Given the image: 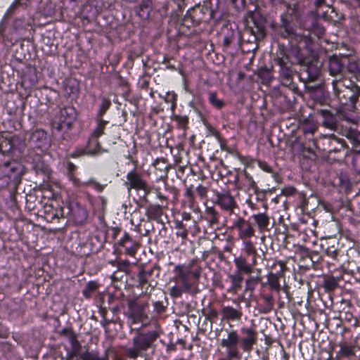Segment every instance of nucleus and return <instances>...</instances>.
Wrapping results in <instances>:
<instances>
[{
    "label": "nucleus",
    "instance_id": "5fc2aeb1",
    "mask_svg": "<svg viewBox=\"0 0 360 360\" xmlns=\"http://www.w3.org/2000/svg\"><path fill=\"white\" fill-rule=\"evenodd\" d=\"M316 4L317 6H319L321 4V0H319L316 2Z\"/></svg>",
    "mask_w": 360,
    "mask_h": 360
},
{
    "label": "nucleus",
    "instance_id": "1a4fd4ad",
    "mask_svg": "<svg viewBox=\"0 0 360 360\" xmlns=\"http://www.w3.org/2000/svg\"><path fill=\"white\" fill-rule=\"evenodd\" d=\"M221 319L226 321H238L243 316L241 307L233 308L231 306H223L221 309Z\"/></svg>",
    "mask_w": 360,
    "mask_h": 360
},
{
    "label": "nucleus",
    "instance_id": "cd10ccee",
    "mask_svg": "<svg viewBox=\"0 0 360 360\" xmlns=\"http://www.w3.org/2000/svg\"><path fill=\"white\" fill-rule=\"evenodd\" d=\"M338 285V281L335 278H329L325 281V287L329 290H333Z\"/></svg>",
    "mask_w": 360,
    "mask_h": 360
},
{
    "label": "nucleus",
    "instance_id": "13d9d810",
    "mask_svg": "<svg viewBox=\"0 0 360 360\" xmlns=\"http://www.w3.org/2000/svg\"><path fill=\"white\" fill-rule=\"evenodd\" d=\"M219 360H227L226 359H219Z\"/></svg>",
    "mask_w": 360,
    "mask_h": 360
},
{
    "label": "nucleus",
    "instance_id": "8fccbe9b",
    "mask_svg": "<svg viewBox=\"0 0 360 360\" xmlns=\"http://www.w3.org/2000/svg\"><path fill=\"white\" fill-rule=\"evenodd\" d=\"M136 302H129V307H130V309L131 311L134 313V308L136 307Z\"/></svg>",
    "mask_w": 360,
    "mask_h": 360
},
{
    "label": "nucleus",
    "instance_id": "a18cd8bd",
    "mask_svg": "<svg viewBox=\"0 0 360 360\" xmlns=\"http://www.w3.org/2000/svg\"><path fill=\"white\" fill-rule=\"evenodd\" d=\"M8 333L6 330H3L1 325L0 324V338H6Z\"/></svg>",
    "mask_w": 360,
    "mask_h": 360
},
{
    "label": "nucleus",
    "instance_id": "dca6fc26",
    "mask_svg": "<svg viewBox=\"0 0 360 360\" xmlns=\"http://www.w3.org/2000/svg\"><path fill=\"white\" fill-rule=\"evenodd\" d=\"M340 349L337 354V356L351 358L354 356V347L348 345L345 343H340Z\"/></svg>",
    "mask_w": 360,
    "mask_h": 360
},
{
    "label": "nucleus",
    "instance_id": "4d7b16f0",
    "mask_svg": "<svg viewBox=\"0 0 360 360\" xmlns=\"http://www.w3.org/2000/svg\"><path fill=\"white\" fill-rule=\"evenodd\" d=\"M183 226H184L183 224L180 223L179 227H183Z\"/></svg>",
    "mask_w": 360,
    "mask_h": 360
},
{
    "label": "nucleus",
    "instance_id": "7c9ffc66",
    "mask_svg": "<svg viewBox=\"0 0 360 360\" xmlns=\"http://www.w3.org/2000/svg\"><path fill=\"white\" fill-rule=\"evenodd\" d=\"M263 299L266 304L268 311H270L273 308L274 297L271 295H263Z\"/></svg>",
    "mask_w": 360,
    "mask_h": 360
},
{
    "label": "nucleus",
    "instance_id": "473e14b6",
    "mask_svg": "<svg viewBox=\"0 0 360 360\" xmlns=\"http://www.w3.org/2000/svg\"><path fill=\"white\" fill-rule=\"evenodd\" d=\"M80 345L77 342V341H75V342L73 344L72 349L70 350L72 354L75 356V358H77L78 356L81 357V354L79 352L80 351Z\"/></svg>",
    "mask_w": 360,
    "mask_h": 360
},
{
    "label": "nucleus",
    "instance_id": "c9c22d12",
    "mask_svg": "<svg viewBox=\"0 0 360 360\" xmlns=\"http://www.w3.org/2000/svg\"><path fill=\"white\" fill-rule=\"evenodd\" d=\"M259 167L264 171L266 172H271V167L265 162H259Z\"/></svg>",
    "mask_w": 360,
    "mask_h": 360
},
{
    "label": "nucleus",
    "instance_id": "5701e85b",
    "mask_svg": "<svg viewBox=\"0 0 360 360\" xmlns=\"http://www.w3.org/2000/svg\"><path fill=\"white\" fill-rule=\"evenodd\" d=\"M190 289H186L184 284L182 283L181 286L174 285L170 288L169 294L172 297H179L182 293L186 291H188Z\"/></svg>",
    "mask_w": 360,
    "mask_h": 360
},
{
    "label": "nucleus",
    "instance_id": "c03bdc74",
    "mask_svg": "<svg viewBox=\"0 0 360 360\" xmlns=\"http://www.w3.org/2000/svg\"><path fill=\"white\" fill-rule=\"evenodd\" d=\"M65 359L66 360H78V359L75 358L70 351L68 352Z\"/></svg>",
    "mask_w": 360,
    "mask_h": 360
},
{
    "label": "nucleus",
    "instance_id": "20e7f679",
    "mask_svg": "<svg viewBox=\"0 0 360 360\" xmlns=\"http://www.w3.org/2000/svg\"><path fill=\"white\" fill-rule=\"evenodd\" d=\"M125 185L128 191H130L131 189L143 191L144 196H147L151 192V188L141 177V174L134 169L127 173Z\"/></svg>",
    "mask_w": 360,
    "mask_h": 360
},
{
    "label": "nucleus",
    "instance_id": "0eeeda50",
    "mask_svg": "<svg viewBox=\"0 0 360 360\" xmlns=\"http://www.w3.org/2000/svg\"><path fill=\"white\" fill-rule=\"evenodd\" d=\"M233 227L238 230V237L242 240L251 238L255 234V229L250 223L243 217H238L233 222Z\"/></svg>",
    "mask_w": 360,
    "mask_h": 360
},
{
    "label": "nucleus",
    "instance_id": "4468645a",
    "mask_svg": "<svg viewBox=\"0 0 360 360\" xmlns=\"http://www.w3.org/2000/svg\"><path fill=\"white\" fill-rule=\"evenodd\" d=\"M72 212L75 221L79 224L84 223L88 217V213L86 210L78 205L72 208Z\"/></svg>",
    "mask_w": 360,
    "mask_h": 360
},
{
    "label": "nucleus",
    "instance_id": "3c124183",
    "mask_svg": "<svg viewBox=\"0 0 360 360\" xmlns=\"http://www.w3.org/2000/svg\"><path fill=\"white\" fill-rule=\"evenodd\" d=\"M186 195L192 197V191L190 189H187L186 191Z\"/></svg>",
    "mask_w": 360,
    "mask_h": 360
},
{
    "label": "nucleus",
    "instance_id": "6e6552de",
    "mask_svg": "<svg viewBox=\"0 0 360 360\" xmlns=\"http://www.w3.org/2000/svg\"><path fill=\"white\" fill-rule=\"evenodd\" d=\"M174 271L176 275L172 278V280L174 282L181 281L184 284V288L186 289H191V284L188 281L191 269L185 265L178 264L175 266Z\"/></svg>",
    "mask_w": 360,
    "mask_h": 360
},
{
    "label": "nucleus",
    "instance_id": "f03ea898",
    "mask_svg": "<svg viewBox=\"0 0 360 360\" xmlns=\"http://www.w3.org/2000/svg\"><path fill=\"white\" fill-rule=\"evenodd\" d=\"M240 348L245 352H250L257 342L258 333L255 326H242L239 330Z\"/></svg>",
    "mask_w": 360,
    "mask_h": 360
},
{
    "label": "nucleus",
    "instance_id": "2eb2a0df",
    "mask_svg": "<svg viewBox=\"0 0 360 360\" xmlns=\"http://www.w3.org/2000/svg\"><path fill=\"white\" fill-rule=\"evenodd\" d=\"M231 282V287L230 290L237 292L241 288V284L243 280V275L240 273L234 272L229 276Z\"/></svg>",
    "mask_w": 360,
    "mask_h": 360
},
{
    "label": "nucleus",
    "instance_id": "bb28decb",
    "mask_svg": "<svg viewBox=\"0 0 360 360\" xmlns=\"http://www.w3.org/2000/svg\"><path fill=\"white\" fill-rule=\"evenodd\" d=\"M110 104H111L110 101L108 99L103 98L102 100L101 105H100V108L98 110V115L100 117H102L105 113V112L110 108Z\"/></svg>",
    "mask_w": 360,
    "mask_h": 360
},
{
    "label": "nucleus",
    "instance_id": "f3484780",
    "mask_svg": "<svg viewBox=\"0 0 360 360\" xmlns=\"http://www.w3.org/2000/svg\"><path fill=\"white\" fill-rule=\"evenodd\" d=\"M328 68L330 74L335 75L341 72L342 66L340 60L337 58L333 57L329 60Z\"/></svg>",
    "mask_w": 360,
    "mask_h": 360
},
{
    "label": "nucleus",
    "instance_id": "f257e3e1",
    "mask_svg": "<svg viewBox=\"0 0 360 360\" xmlns=\"http://www.w3.org/2000/svg\"><path fill=\"white\" fill-rule=\"evenodd\" d=\"M158 337L156 332L153 331L145 334H139L133 338V346L124 349L127 356L136 359L140 356L143 351L148 349L151 342Z\"/></svg>",
    "mask_w": 360,
    "mask_h": 360
},
{
    "label": "nucleus",
    "instance_id": "6e6d98bb",
    "mask_svg": "<svg viewBox=\"0 0 360 360\" xmlns=\"http://www.w3.org/2000/svg\"><path fill=\"white\" fill-rule=\"evenodd\" d=\"M18 1H15V3H13V4L11 6V8L15 6L16 4H18Z\"/></svg>",
    "mask_w": 360,
    "mask_h": 360
},
{
    "label": "nucleus",
    "instance_id": "393cba45",
    "mask_svg": "<svg viewBox=\"0 0 360 360\" xmlns=\"http://www.w3.org/2000/svg\"><path fill=\"white\" fill-rule=\"evenodd\" d=\"M81 359L82 360H103L99 356L98 352L95 351H86L81 354Z\"/></svg>",
    "mask_w": 360,
    "mask_h": 360
},
{
    "label": "nucleus",
    "instance_id": "37998d69",
    "mask_svg": "<svg viewBox=\"0 0 360 360\" xmlns=\"http://www.w3.org/2000/svg\"><path fill=\"white\" fill-rule=\"evenodd\" d=\"M63 217V212L62 210H56V213L53 214V217L51 219H59L60 217Z\"/></svg>",
    "mask_w": 360,
    "mask_h": 360
},
{
    "label": "nucleus",
    "instance_id": "ddd939ff",
    "mask_svg": "<svg viewBox=\"0 0 360 360\" xmlns=\"http://www.w3.org/2000/svg\"><path fill=\"white\" fill-rule=\"evenodd\" d=\"M151 8L152 1L143 0L137 9V14L141 19L146 20L149 18Z\"/></svg>",
    "mask_w": 360,
    "mask_h": 360
},
{
    "label": "nucleus",
    "instance_id": "c85d7f7f",
    "mask_svg": "<svg viewBox=\"0 0 360 360\" xmlns=\"http://www.w3.org/2000/svg\"><path fill=\"white\" fill-rule=\"evenodd\" d=\"M68 179L72 181L73 185L76 187H82L86 186L84 184V182H82L78 178H77L73 173H70L68 174Z\"/></svg>",
    "mask_w": 360,
    "mask_h": 360
},
{
    "label": "nucleus",
    "instance_id": "aec40b11",
    "mask_svg": "<svg viewBox=\"0 0 360 360\" xmlns=\"http://www.w3.org/2000/svg\"><path fill=\"white\" fill-rule=\"evenodd\" d=\"M278 64L279 65L281 69L280 72L281 74L285 77V78H289L292 75V71L289 66L286 64V63L284 61V60L280 58L278 60Z\"/></svg>",
    "mask_w": 360,
    "mask_h": 360
},
{
    "label": "nucleus",
    "instance_id": "603ef678",
    "mask_svg": "<svg viewBox=\"0 0 360 360\" xmlns=\"http://www.w3.org/2000/svg\"><path fill=\"white\" fill-rule=\"evenodd\" d=\"M178 2H177V4H178V7L179 8H181V3H183L184 0H177Z\"/></svg>",
    "mask_w": 360,
    "mask_h": 360
},
{
    "label": "nucleus",
    "instance_id": "423d86ee",
    "mask_svg": "<svg viewBox=\"0 0 360 360\" xmlns=\"http://www.w3.org/2000/svg\"><path fill=\"white\" fill-rule=\"evenodd\" d=\"M101 147L98 140L89 138L87 144L84 147H77L71 154L72 158H78L82 155L93 156L101 153Z\"/></svg>",
    "mask_w": 360,
    "mask_h": 360
},
{
    "label": "nucleus",
    "instance_id": "a211bd4d",
    "mask_svg": "<svg viewBox=\"0 0 360 360\" xmlns=\"http://www.w3.org/2000/svg\"><path fill=\"white\" fill-rule=\"evenodd\" d=\"M108 122L103 120H98L97 121V126L96 129L92 131L90 137L97 139L103 134L104 133V129L105 127V125L107 124Z\"/></svg>",
    "mask_w": 360,
    "mask_h": 360
},
{
    "label": "nucleus",
    "instance_id": "b1692460",
    "mask_svg": "<svg viewBox=\"0 0 360 360\" xmlns=\"http://www.w3.org/2000/svg\"><path fill=\"white\" fill-rule=\"evenodd\" d=\"M209 101L214 107L218 109L221 108L224 105L223 101L218 98L214 92L209 93Z\"/></svg>",
    "mask_w": 360,
    "mask_h": 360
},
{
    "label": "nucleus",
    "instance_id": "39448f33",
    "mask_svg": "<svg viewBox=\"0 0 360 360\" xmlns=\"http://www.w3.org/2000/svg\"><path fill=\"white\" fill-rule=\"evenodd\" d=\"M76 110L72 106H66L61 108L55 117V122L58 123L56 128L61 130L64 128L70 129L76 119Z\"/></svg>",
    "mask_w": 360,
    "mask_h": 360
},
{
    "label": "nucleus",
    "instance_id": "412c9836",
    "mask_svg": "<svg viewBox=\"0 0 360 360\" xmlns=\"http://www.w3.org/2000/svg\"><path fill=\"white\" fill-rule=\"evenodd\" d=\"M243 240V251L245 252L247 255H253L255 256L257 255V250L255 247L254 246L253 243L248 240Z\"/></svg>",
    "mask_w": 360,
    "mask_h": 360
},
{
    "label": "nucleus",
    "instance_id": "de8ad7c7",
    "mask_svg": "<svg viewBox=\"0 0 360 360\" xmlns=\"http://www.w3.org/2000/svg\"><path fill=\"white\" fill-rule=\"evenodd\" d=\"M125 251L127 254L130 255H134L135 254V250L131 248H126Z\"/></svg>",
    "mask_w": 360,
    "mask_h": 360
},
{
    "label": "nucleus",
    "instance_id": "864d4df0",
    "mask_svg": "<svg viewBox=\"0 0 360 360\" xmlns=\"http://www.w3.org/2000/svg\"><path fill=\"white\" fill-rule=\"evenodd\" d=\"M184 219L186 220L190 219V215L188 214H186V216L184 217Z\"/></svg>",
    "mask_w": 360,
    "mask_h": 360
},
{
    "label": "nucleus",
    "instance_id": "f8f14e48",
    "mask_svg": "<svg viewBox=\"0 0 360 360\" xmlns=\"http://www.w3.org/2000/svg\"><path fill=\"white\" fill-rule=\"evenodd\" d=\"M255 221L260 232L267 229L269 224V217L265 213H258L252 214L251 217Z\"/></svg>",
    "mask_w": 360,
    "mask_h": 360
},
{
    "label": "nucleus",
    "instance_id": "6ab92c4d",
    "mask_svg": "<svg viewBox=\"0 0 360 360\" xmlns=\"http://www.w3.org/2000/svg\"><path fill=\"white\" fill-rule=\"evenodd\" d=\"M268 284L273 290L279 291L281 288L278 276L276 274H270L268 276Z\"/></svg>",
    "mask_w": 360,
    "mask_h": 360
},
{
    "label": "nucleus",
    "instance_id": "9b49d317",
    "mask_svg": "<svg viewBox=\"0 0 360 360\" xmlns=\"http://www.w3.org/2000/svg\"><path fill=\"white\" fill-rule=\"evenodd\" d=\"M217 203L222 209L228 211L233 210L236 206V202L233 196L228 193L218 195Z\"/></svg>",
    "mask_w": 360,
    "mask_h": 360
},
{
    "label": "nucleus",
    "instance_id": "09e8293b",
    "mask_svg": "<svg viewBox=\"0 0 360 360\" xmlns=\"http://www.w3.org/2000/svg\"><path fill=\"white\" fill-rule=\"evenodd\" d=\"M245 289H246V290H250V291H252V290L255 289L254 283H250V286H249V288H248V283H246V287H245Z\"/></svg>",
    "mask_w": 360,
    "mask_h": 360
},
{
    "label": "nucleus",
    "instance_id": "58836bf2",
    "mask_svg": "<svg viewBox=\"0 0 360 360\" xmlns=\"http://www.w3.org/2000/svg\"><path fill=\"white\" fill-rule=\"evenodd\" d=\"M67 169L68 174L73 173V172L76 169V166L72 162H68Z\"/></svg>",
    "mask_w": 360,
    "mask_h": 360
},
{
    "label": "nucleus",
    "instance_id": "72a5a7b5",
    "mask_svg": "<svg viewBox=\"0 0 360 360\" xmlns=\"http://www.w3.org/2000/svg\"><path fill=\"white\" fill-rule=\"evenodd\" d=\"M129 266V262L128 261H122L120 262L118 264V269L121 271H126Z\"/></svg>",
    "mask_w": 360,
    "mask_h": 360
},
{
    "label": "nucleus",
    "instance_id": "e433bc0d",
    "mask_svg": "<svg viewBox=\"0 0 360 360\" xmlns=\"http://www.w3.org/2000/svg\"><path fill=\"white\" fill-rule=\"evenodd\" d=\"M196 190H197V192L201 196V197H204L205 196L206 193H207V189L205 187H204L202 185H200L198 186L197 188H196Z\"/></svg>",
    "mask_w": 360,
    "mask_h": 360
},
{
    "label": "nucleus",
    "instance_id": "49530a36",
    "mask_svg": "<svg viewBox=\"0 0 360 360\" xmlns=\"http://www.w3.org/2000/svg\"><path fill=\"white\" fill-rule=\"evenodd\" d=\"M169 97H171L169 99L171 101V102L174 103V105H175V101L176 100V96L174 94H169L168 95Z\"/></svg>",
    "mask_w": 360,
    "mask_h": 360
},
{
    "label": "nucleus",
    "instance_id": "a878e982",
    "mask_svg": "<svg viewBox=\"0 0 360 360\" xmlns=\"http://www.w3.org/2000/svg\"><path fill=\"white\" fill-rule=\"evenodd\" d=\"M323 115L325 117L323 124L327 128L333 129L335 127V122L330 113L327 111H323Z\"/></svg>",
    "mask_w": 360,
    "mask_h": 360
},
{
    "label": "nucleus",
    "instance_id": "a19ab883",
    "mask_svg": "<svg viewBox=\"0 0 360 360\" xmlns=\"http://www.w3.org/2000/svg\"><path fill=\"white\" fill-rule=\"evenodd\" d=\"M176 234L181 237L182 239L185 240L188 236V231L184 229L181 231L178 232Z\"/></svg>",
    "mask_w": 360,
    "mask_h": 360
},
{
    "label": "nucleus",
    "instance_id": "7ed1b4c3",
    "mask_svg": "<svg viewBox=\"0 0 360 360\" xmlns=\"http://www.w3.org/2000/svg\"><path fill=\"white\" fill-rule=\"evenodd\" d=\"M221 346L226 349L229 359L239 358L238 346L240 347L239 335L236 330H232L227 333V337L221 340Z\"/></svg>",
    "mask_w": 360,
    "mask_h": 360
},
{
    "label": "nucleus",
    "instance_id": "79ce46f5",
    "mask_svg": "<svg viewBox=\"0 0 360 360\" xmlns=\"http://www.w3.org/2000/svg\"><path fill=\"white\" fill-rule=\"evenodd\" d=\"M257 282H259V278L257 277H250L246 281V283H248V288H249L250 283H256Z\"/></svg>",
    "mask_w": 360,
    "mask_h": 360
},
{
    "label": "nucleus",
    "instance_id": "9d476101",
    "mask_svg": "<svg viewBox=\"0 0 360 360\" xmlns=\"http://www.w3.org/2000/svg\"><path fill=\"white\" fill-rule=\"evenodd\" d=\"M233 262L236 265L237 273L250 274L253 271V266L255 264V259L253 260V264H249L246 259L243 256H239L234 258Z\"/></svg>",
    "mask_w": 360,
    "mask_h": 360
},
{
    "label": "nucleus",
    "instance_id": "ea45409f",
    "mask_svg": "<svg viewBox=\"0 0 360 360\" xmlns=\"http://www.w3.org/2000/svg\"><path fill=\"white\" fill-rule=\"evenodd\" d=\"M232 42L231 37H225L224 38L223 44L224 46H229Z\"/></svg>",
    "mask_w": 360,
    "mask_h": 360
},
{
    "label": "nucleus",
    "instance_id": "c756f323",
    "mask_svg": "<svg viewBox=\"0 0 360 360\" xmlns=\"http://www.w3.org/2000/svg\"><path fill=\"white\" fill-rule=\"evenodd\" d=\"M218 317V312L214 309H209L206 313V319L210 321H214Z\"/></svg>",
    "mask_w": 360,
    "mask_h": 360
},
{
    "label": "nucleus",
    "instance_id": "f704fd0d",
    "mask_svg": "<svg viewBox=\"0 0 360 360\" xmlns=\"http://www.w3.org/2000/svg\"><path fill=\"white\" fill-rule=\"evenodd\" d=\"M176 121L181 127H184L188 123V118L186 117L178 116L176 117Z\"/></svg>",
    "mask_w": 360,
    "mask_h": 360
},
{
    "label": "nucleus",
    "instance_id": "2f4dec72",
    "mask_svg": "<svg viewBox=\"0 0 360 360\" xmlns=\"http://www.w3.org/2000/svg\"><path fill=\"white\" fill-rule=\"evenodd\" d=\"M84 184H85L86 186H91L95 189L98 190V191H101L103 190L102 186H101L98 183H97L93 179H90L87 181H85L84 183Z\"/></svg>",
    "mask_w": 360,
    "mask_h": 360
},
{
    "label": "nucleus",
    "instance_id": "4be33fe9",
    "mask_svg": "<svg viewBox=\"0 0 360 360\" xmlns=\"http://www.w3.org/2000/svg\"><path fill=\"white\" fill-rule=\"evenodd\" d=\"M98 288V284L95 281H90L87 283L86 288L83 290V295L85 297L89 298L92 293L96 292Z\"/></svg>",
    "mask_w": 360,
    "mask_h": 360
},
{
    "label": "nucleus",
    "instance_id": "4c0bfd02",
    "mask_svg": "<svg viewBox=\"0 0 360 360\" xmlns=\"http://www.w3.org/2000/svg\"><path fill=\"white\" fill-rule=\"evenodd\" d=\"M131 240V236L129 233H125L122 239L120 240V244L124 246L127 241Z\"/></svg>",
    "mask_w": 360,
    "mask_h": 360
}]
</instances>
